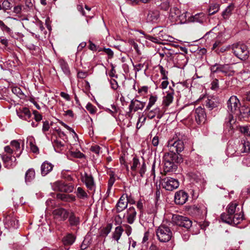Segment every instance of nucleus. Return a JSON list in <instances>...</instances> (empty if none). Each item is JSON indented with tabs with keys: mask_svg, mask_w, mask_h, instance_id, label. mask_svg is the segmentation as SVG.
<instances>
[{
	"mask_svg": "<svg viewBox=\"0 0 250 250\" xmlns=\"http://www.w3.org/2000/svg\"><path fill=\"white\" fill-rule=\"evenodd\" d=\"M227 104V110L229 115L227 119V121L226 122L227 125L231 127V125L234 124L236 121L233 114L235 115L236 113L238 112V109L240 108L241 104L239 99L236 96H232L228 101Z\"/></svg>",
	"mask_w": 250,
	"mask_h": 250,
	"instance_id": "obj_1",
	"label": "nucleus"
},
{
	"mask_svg": "<svg viewBox=\"0 0 250 250\" xmlns=\"http://www.w3.org/2000/svg\"><path fill=\"white\" fill-rule=\"evenodd\" d=\"M4 149V153L1 154L0 156L4 167L8 169L13 168L17 164L16 157L12 155L14 150L10 146H5Z\"/></svg>",
	"mask_w": 250,
	"mask_h": 250,
	"instance_id": "obj_2",
	"label": "nucleus"
},
{
	"mask_svg": "<svg viewBox=\"0 0 250 250\" xmlns=\"http://www.w3.org/2000/svg\"><path fill=\"white\" fill-rule=\"evenodd\" d=\"M169 152L179 154L185 148V144L182 139L177 137L168 140L166 145Z\"/></svg>",
	"mask_w": 250,
	"mask_h": 250,
	"instance_id": "obj_3",
	"label": "nucleus"
},
{
	"mask_svg": "<svg viewBox=\"0 0 250 250\" xmlns=\"http://www.w3.org/2000/svg\"><path fill=\"white\" fill-rule=\"evenodd\" d=\"M163 159L166 171H170L176 168L177 166L175 163L179 162V157L177 154L170 152H166Z\"/></svg>",
	"mask_w": 250,
	"mask_h": 250,
	"instance_id": "obj_4",
	"label": "nucleus"
},
{
	"mask_svg": "<svg viewBox=\"0 0 250 250\" xmlns=\"http://www.w3.org/2000/svg\"><path fill=\"white\" fill-rule=\"evenodd\" d=\"M231 48L234 54L238 58L243 61L248 59L249 52L245 44L240 43H234L232 45Z\"/></svg>",
	"mask_w": 250,
	"mask_h": 250,
	"instance_id": "obj_5",
	"label": "nucleus"
},
{
	"mask_svg": "<svg viewBox=\"0 0 250 250\" xmlns=\"http://www.w3.org/2000/svg\"><path fill=\"white\" fill-rule=\"evenodd\" d=\"M156 235L160 241L167 242L171 238L172 232L168 227L161 225L156 230Z\"/></svg>",
	"mask_w": 250,
	"mask_h": 250,
	"instance_id": "obj_6",
	"label": "nucleus"
},
{
	"mask_svg": "<svg viewBox=\"0 0 250 250\" xmlns=\"http://www.w3.org/2000/svg\"><path fill=\"white\" fill-rule=\"evenodd\" d=\"M161 184L163 188L169 191L176 189L179 186V183L177 179L169 177L162 179Z\"/></svg>",
	"mask_w": 250,
	"mask_h": 250,
	"instance_id": "obj_7",
	"label": "nucleus"
},
{
	"mask_svg": "<svg viewBox=\"0 0 250 250\" xmlns=\"http://www.w3.org/2000/svg\"><path fill=\"white\" fill-rule=\"evenodd\" d=\"M173 221L177 225L186 229H189L192 226V222L188 218L178 215H175L172 217Z\"/></svg>",
	"mask_w": 250,
	"mask_h": 250,
	"instance_id": "obj_8",
	"label": "nucleus"
},
{
	"mask_svg": "<svg viewBox=\"0 0 250 250\" xmlns=\"http://www.w3.org/2000/svg\"><path fill=\"white\" fill-rule=\"evenodd\" d=\"M69 211L63 208H58L55 209L52 212L54 218L59 221H65L69 215Z\"/></svg>",
	"mask_w": 250,
	"mask_h": 250,
	"instance_id": "obj_9",
	"label": "nucleus"
},
{
	"mask_svg": "<svg viewBox=\"0 0 250 250\" xmlns=\"http://www.w3.org/2000/svg\"><path fill=\"white\" fill-rule=\"evenodd\" d=\"M5 228L8 229H16L19 227V221L13 215L6 216L4 220Z\"/></svg>",
	"mask_w": 250,
	"mask_h": 250,
	"instance_id": "obj_10",
	"label": "nucleus"
},
{
	"mask_svg": "<svg viewBox=\"0 0 250 250\" xmlns=\"http://www.w3.org/2000/svg\"><path fill=\"white\" fill-rule=\"evenodd\" d=\"M55 190L64 192H72L73 191L74 187L71 185H68L60 181L55 182L53 186Z\"/></svg>",
	"mask_w": 250,
	"mask_h": 250,
	"instance_id": "obj_11",
	"label": "nucleus"
},
{
	"mask_svg": "<svg viewBox=\"0 0 250 250\" xmlns=\"http://www.w3.org/2000/svg\"><path fill=\"white\" fill-rule=\"evenodd\" d=\"M82 181L84 183L86 187L90 190H94L95 185L94 179L91 175L85 172L82 175Z\"/></svg>",
	"mask_w": 250,
	"mask_h": 250,
	"instance_id": "obj_12",
	"label": "nucleus"
},
{
	"mask_svg": "<svg viewBox=\"0 0 250 250\" xmlns=\"http://www.w3.org/2000/svg\"><path fill=\"white\" fill-rule=\"evenodd\" d=\"M194 116L198 124L204 123L206 121V115L205 110L201 106H199L195 110Z\"/></svg>",
	"mask_w": 250,
	"mask_h": 250,
	"instance_id": "obj_13",
	"label": "nucleus"
},
{
	"mask_svg": "<svg viewBox=\"0 0 250 250\" xmlns=\"http://www.w3.org/2000/svg\"><path fill=\"white\" fill-rule=\"evenodd\" d=\"M145 104V102H141L137 99H133L131 101L129 105V112H136L138 110H142Z\"/></svg>",
	"mask_w": 250,
	"mask_h": 250,
	"instance_id": "obj_14",
	"label": "nucleus"
},
{
	"mask_svg": "<svg viewBox=\"0 0 250 250\" xmlns=\"http://www.w3.org/2000/svg\"><path fill=\"white\" fill-rule=\"evenodd\" d=\"M188 194L184 191L180 190L176 192L174 200L176 204L183 205L188 200Z\"/></svg>",
	"mask_w": 250,
	"mask_h": 250,
	"instance_id": "obj_15",
	"label": "nucleus"
},
{
	"mask_svg": "<svg viewBox=\"0 0 250 250\" xmlns=\"http://www.w3.org/2000/svg\"><path fill=\"white\" fill-rule=\"evenodd\" d=\"M174 91H171L167 92L166 95L164 96L162 102V109L165 111L168 106L173 101Z\"/></svg>",
	"mask_w": 250,
	"mask_h": 250,
	"instance_id": "obj_16",
	"label": "nucleus"
},
{
	"mask_svg": "<svg viewBox=\"0 0 250 250\" xmlns=\"http://www.w3.org/2000/svg\"><path fill=\"white\" fill-rule=\"evenodd\" d=\"M159 17L160 13L158 10H150L149 11L147 15V22L150 23H157L159 21Z\"/></svg>",
	"mask_w": 250,
	"mask_h": 250,
	"instance_id": "obj_17",
	"label": "nucleus"
},
{
	"mask_svg": "<svg viewBox=\"0 0 250 250\" xmlns=\"http://www.w3.org/2000/svg\"><path fill=\"white\" fill-rule=\"evenodd\" d=\"M137 212L135 208L133 207H129L126 210V213L124 216H126L127 222L132 224L134 222L136 217Z\"/></svg>",
	"mask_w": 250,
	"mask_h": 250,
	"instance_id": "obj_18",
	"label": "nucleus"
},
{
	"mask_svg": "<svg viewBox=\"0 0 250 250\" xmlns=\"http://www.w3.org/2000/svg\"><path fill=\"white\" fill-rule=\"evenodd\" d=\"M127 207V202L126 201V197L124 195H122L116 205L115 210L117 212H121Z\"/></svg>",
	"mask_w": 250,
	"mask_h": 250,
	"instance_id": "obj_19",
	"label": "nucleus"
},
{
	"mask_svg": "<svg viewBox=\"0 0 250 250\" xmlns=\"http://www.w3.org/2000/svg\"><path fill=\"white\" fill-rule=\"evenodd\" d=\"M17 115L21 119L28 120L31 117V113L28 108L23 107L17 110Z\"/></svg>",
	"mask_w": 250,
	"mask_h": 250,
	"instance_id": "obj_20",
	"label": "nucleus"
},
{
	"mask_svg": "<svg viewBox=\"0 0 250 250\" xmlns=\"http://www.w3.org/2000/svg\"><path fill=\"white\" fill-rule=\"evenodd\" d=\"M164 112V111L163 112L159 107H157L153 109L150 110L148 112L147 117L150 119H152L156 116L157 119H160L163 117Z\"/></svg>",
	"mask_w": 250,
	"mask_h": 250,
	"instance_id": "obj_21",
	"label": "nucleus"
},
{
	"mask_svg": "<svg viewBox=\"0 0 250 250\" xmlns=\"http://www.w3.org/2000/svg\"><path fill=\"white\" fill-rule=\"evenodd\" d=\"M210 70L212 73L219 72L227 73L228 70V65L215 63L210 67Z\"/></svg>",
	"mask_w": 250,
	"mask_h": 250,
	"instance_id": "obj_22",
	"label": "nucleus"
},
{
	"mask_svg": "<svg viewBox=\"0 0 250 250\" xmlns=\"http://www.w3.org/2000/svg\"><path fill=\"white\" fill-rule=\"evenodd\" d=\"M54 166L47 161L44 162L41 165V174L42 176H45L53 169Z\"/></svg>",
	"mask_w": 250,
	"mask_h": 250,
	"instance_id": "obj_23",
	"label": "nucleus"
},
{
	"mask_svg": "<svg viewBox=\"0 0 250 250\" xmlns=\"http://www.w3.org/2000/svg\"><path fill=\"white\" fill-rule=\"evenodd\" d=\"M250 114V109L246 106H242L239 108L238 112L235 114V115L238 116L240 119L247 118Z\"/></svg>",
	"mask_w": 250,
	"mask_h": 250,
	"instance_id": "obj_24",
	"label": "nucleus"
},
{
	"mask_svg": "<svg viewBox=\"0 0 250 250\" xmlns=\"http://www.w3.org/2000/svg\"><path fill=\"white\" fill-rule=\"evenodd\" d=\"M57 199H60L64 202H71L75 201V197L73 195L66 194L63 193H58L56 195Z\"/></svg>",
	"mask_w": 250,
	"mask_h": 250,
	"instance_id": "obj_25",
	"label": "nucleus"
},
{
	"mask_svg": "<svg viewBox=\"0 0 250 250\" xmlns=\"http://www.w3.org/2000/svg\"><path fill=\"white\" fill-rule=\"evenodd\" d=\"M180 13L181 11L178 8L173 7L170 9L169 18L172 22H176Z\"/></svg>",
	"mask_w": 250,
	"mask_h": 250,
	"instance_id": "obj_26",
	"label": "nucleus"
},
{
	"mask_svg": "<svg viewBox=\"0 0 250 250\" xmlns=\"http://www.w3.org/2000/svg\"><path fill=\"white\" fill-rule=\"evenodd\" d=\"M123 231L124 229L122 227L118 226L116 227L114 231L112 233V239L118 243Z\"/></svg>",
	"mask_w": 250,
	"mask_h": 250,
	"instance_id": "obj_27",
	"label": "nucleus"
},
{
	"mask_svg": "<svg viewBox=\"0 0 250 250\" xmlns=\"http://www.w3.org/2000/svg\"><path fill=\"white\" fill-rule=\"evenodd\" d=\"M178 16L177 21L176 22L177 23L183 24L186 23L187 21H189L190 16V14L187 12H183L182 14L180 13Z\"/></svg>",
	"mask_w": 250,
	"mask_h": 250,
	"instance_id": "obj_28",
	"label": "nucleus"
},
{
	"mask_svg": "<svg viewBox=\"0 0 250 250\" xmlns=\"http://www.w3.org/2000/svg\"><path fill=\"white\" fill-rule=\"evenodd\" d=\"M205 104L207 107L210 110L213 109L215 107L217 106L218 101L215 98L212 97L210 99L208 98L205 102Z\"/></svg>",
	"mask_w": 250,
	"mask_h": 250,
	"instance_id": "obj_29",
	"label": "nucleus"
},
{
	"mask_svg": "<svg viewBox=\"0 0 250 250\" xmlns=\"http://www.w3.org/2000/svg\"><path fill=\"white\" fill-rule=\"evenodd\" d=\"M35 178V171L32 168L28 169L25 174V182L26 184L31 182Z\"/></svg>",
	"mask_w": 250,
	"mask_h": 250,
	"instance_id": "obj_30",
	"label": "nucleus"
},
{
	"mask_svg": "<svg viewBox=\"0 0 250 250\" xmlns=\"http://www.w3.org/2000/svg\"><path fill=\"white\" fill-rule=\"evenodd\" d=\"M68 221L70 226H77L80 224V218L75 215L73 212H71L69 215Z\"/></svg>",
	"mask_w": 250,
	"mask_h": 250,
	"instance_id": "obj_31",
	"label": "nucleus"
},
{
	"mask_svg": "<svg viewBox=\"0 0 250 250\" xmlns=\"http://www.w3.org/2000/svg\"><path fill=\"white\" fill-rule=\"evenodd\" d=\"M205 21V15L202 13H199L195 15L194 16L190 17L189 21L196 22L202 23Z\"/></svg>",
	"mask_w": 250,
	"mask_h": 250,
	"instance_id": "obj_32",
	"label": "nucleus"
},
{
	"mask_svg": "<svg viewBox=\"0 0 250 250\" xmlns=\"http://www.w3.org/2000/svg\"><path fill=\"white\" fill-rule=\"evenodd\" d=\"M243 219V215L240 212L239 213H235L232 217V224L237 225L239 224Z\"/></svg>",
	"mask_w": 250,
	"mask_h": 250,
	"instance_id": "obj_33",
	"label": "nucleus"
},
{
	"mask_svg": "<svg viewBox=\"0 0 250 250\" xmlns=\"http://www.w3.org/2000/svg\"><path fill=\"white\" fill-rule=\"evenodd\" d=\"M140 165V163L139 159L136 157H134L133 158L132 162L131 164V169L132 171L131 174L132 175L135 176L136 175L137 167Z\"/></svg>",
	"mask_w": 250,
	"mask_h": 250,
	"instance_id": "obj_34",
	"label": "nucleus"
},
{
	"mask_svg": "<svg viewBox=\"0 0 250 250\" xmlns=\"http://www.w3.org/2000/svg\"><path fill=\"white\" fill-rule=\"evenodd\" d=\"M10 146L16 153L20 151L19 153L17 154V157H19L21 153V150H20V143L16 140H13L11 142Z\"/></svg>",
	"mask_w": 250,
	"mask_h": 250,
	"instance_id": "obj_35",
	"label": "nucleus"
},
{
	"mask_svg": "<svg viewBox=\"0 0 250 250\" xmlns=\"http://www.w3.org/2000/svg\"><path fill=\"white\" fill-rule=\"evenodd\" d=\"M53 146L56 151L59 152L64 146V143L57 139L53 141Z\"/></svg>",
	"mask_w": 250,
	"mask_h": 250,
	"instance_id": "obj_36",
	"label": "nucleus"
},
{
	"mask_svg": "<svg viewBox=\"0 0 250 250\" xmlns=\"http://www.w3.org/2000/svg\"><path fill=\"white\" fill-rule=\"evenodd\" d=\"M61 67L63 73L67 76H69L70 71L67 63L64 61H61L60 62Z\"/></svg>",
	"mask_w": 250,
	"mask_h": 250,
	"instance_id": "obj_37",
	"label": "nucleus"
},
{
	"mask_svg": "<svg viewBox=\"0 0 250 250\" xmlns=\"http://www.w3.org/2000/svg\"><path fill=\"white\" fill-rule=\"evenodd\" d=\"M34 140L32 136H29L27 138V142L29 143L31 150L34 153H36L39 149L38 147L34 144Z\"/></svg>",
	"mask_w": 250,
	"mask_h": 250,
	"instance_id": "obj_38",
	"label": "nucleus"
},
{
	"mask_svg": "<svg viewBox=\"0 0 250 250\" xmlns=\"http://www.w3.org/2000/svg\"><path fill=\"white\" fill-rule=\"evenodd\" d=\"M232 215L229 213H222L221 215L222 220L228 224H232Z\"/></svg>",
	"mask_w": 250,
	"mask_h": 250,
	"instance_id": "obj_39",
	"label": "nucleus"
},
{
	"mask_svg": "<svg viewBox=\"0 0 250 250\" xmlns=\"http://www.w3.org/2000/svg\"><path fill=\"white\" fill-rule=\"evenodd\" d=\"M234 8V6L233 4L231 3L229 4L222 13L223 18L224 19H227Z\"/></svg>",
	"mask_w": 250,
	"mask_h": 250,
	"instance_id": "obj_40",
	"label": "nucleus"
},
{
	"mask_svg": "<svg viewBox=\"0 0 250 250\" xmlns=\"http://www.w3.org/2000/svg\"><path fill=\"white\" fill-rule=\"evenodd\" d=\"M74 236L71 234L67 235L63 239V242L64 245H71L74 243Z\"/></svg>",
	"mask_w": 250,
	"mask_h": 250,
	"instance_id": "obj_41",
	"label": "nucleus"
},
{
	"mask_svg": "<svg viewBox=\"0 0 250 250\" xmlns=\"http://www.w3.org/2000/svg\"><path fill=\"white\" fill-rule=\"evenodd\" d=\"M76 193L78 197L79 198L85 199L87 197V193L81 187H78L77 188Z\"/></svg>",
	"mask_w": 250,
	"mask_h": 250,
	"instance_id": "obj_42",
	"label": "nucleus"
},
{
	"mask_svg": "<svg viewBox=\"0 0 250 250\" xmlns=\"http://www.w3.org/2000/svg\"><path fill=\"white\" fill-rule=\"evenodd\" d=\"M157 100V96L151 95L149 99V102L146 106V110H149L150 108L155 104Z\"/></svg>",
	"mask_w": 250,
	"mask_h": 250,
	"instance_id": "obj_43",
	"label": "nucleus"
},
{
	"mask_svg": "<svg viewBox=\"0 0 250 250\" xmlns=\"http://www.w3.org/2000/svg\"><path fill=\"white\" fill-rule=\"evenodd\" d=\"M219 9V5L218 4L215 3L211 5L209 9H208V13L209 15H212L216 13Z\"/></svg>",
	"mask_w": 250,
	"mask_h": 250,
	"instance_id": "obj_44",
	"label": "nucleus"
},
{
	"mask_svg": "<svg viewBox=\"0 0 250 250\" xmlns=\"http://www.w3.org/2000/svg\"><path fill=\"white\" fill-rule=\"evenodd\" d=\"M237 206V205L236 204H229L228 206L227 212L233 215L236 211Z\"/></svg>",
	"mask_w": 250,
	"mask_h": 250,
	"instance_id": "obj_45",
	"label": "nucleus"
},
{
	"mask_svg": "<svg viewBox=\"0 0 250 250\" xmlns=\"http://www.w3.org/2000/svg\"><path fill=\"white\" fill-rule=\"evenodd\" d=\"M112 225L111 224H108L107 226L101 230V235L104 236H107L111 231Z\"/></svg>",
	"mask_w": 250,
	"mask_h": 250,
	"instance_id": "obj_46",
	"label": "nucleus"
},
{
	"mask_svg": "<svg viewBox=\"0 0 250 250\" xmlns=\"http://www.w3.org/2000/svg\"><path fill=\"white\" fill-rule=\"evenodd\" d=\"M86 109L92 114H95L97 111V108L90 103L87 104Z\"/></svg>",
	"mask_w": 250,
	"mask_h": 250,
	"instance_id": "obj_47",
	"label": "nucleus"
},
{
	"mask_svg": "<svg viewBox=\"0 0 250 250\" xmlns=\"http://www.w3.org/2000/svg\"><path fill=\"white\" fill-rule=\"evenodd\" d=\"M241 132L245 135L250 137V126H244L240 128Z\"/></svg>",
	"mask_w": 250,
	"mask_h": 250,
	"instance_id": "obj_48",
	"label": "nucleus"
},
{
	"mask_svg": "<svg viewBox=\"0 0 250 250\" xmlns=\"http://www.w3.org/2000/svg\"><path fill=\"white\" fill-rule=\"evenodd\" d=\"M115 182V178L114 175L112 174H110V178L108 180V189L107 191H109L111 189V187Z\"/></svg>",
	"mask_w": 250,
	"mask_h": 250,
	"instance_id": "obj_49",
	"label": "nucleus"
},
{
	"mask_svg": "<svg viewBox=\"0 0 250 250\" xmlns=\"http://www.w3.org/2000/svg\"><path fill=\"white\" fill-rule=\"evenodd\" d=\"M160 8L164 10H167L169 7V2L168 0H163L160 4Z\"/></svg>",
	"mask_w": 250,
	"mask_h": 250,
	"instance_id": "obj_50",
	"label": "nucleus"
},
{
	"mask_svg": "<svg viewBox=\"0 0 250 250\" xmlns=\"http://www.w3.org/2000/svg\"><path fill=\"white\" fill-rule=\"evenodd\" d=\"M243 148L242 152H248L250 151V143L249 142H245L243 144Z\"/></svg>",
	"mask_w": 250,
	"mask_h": 250,
	"instance_id": "obj_51",
	"label": "nucleus"
},
{
	"mask_svg": "<svg viewBox=\"0 0 250 250\" xmlns=\"http://www.w3.org/2000/svg\"><path fill=\"white\" fill-rule=\"evenodd\" d=\"M10 5L11 3L8 0H4L1 4L2 10L6 11L10 9L11 8Z\"/></svg>",
	"mask_w": 250,
	"mask_h": 250,
	"instance_id": "obj_52",
	"label": "nucleus"
},
{
	"mask_svg": "<svg viewBox=\"0 0 250 250\" xmlns=\"http://www.w3.org/2000/svg\"><path fill=\"white\" fill-rule=\"evenodd\" d=\"M159 69H160V73H161V75L163 76L162 79L163 80H167V79H168L167 76V71L164 69V68L161 65L159 66Z\"/></svg>",
	"mask_w": 250,
	"mask_h": 250,
	"instance_id": "obj_53",
	"label": "nucleus"
},
{
	"mask_svg": "<svg viewBox=\"0 0 250 250\" xmlns=\"http://www.w3.org/2000/svg\"><path fill=\"white\" fill-rule=\"evenodd\" d=\"M219 87L218 80L216 79H214L211 83V89L216 90Z\"/></svg>",
	"mask_w": 250,
	"mask_h": 250,
	"instance_id": "obj_54",
	"label": "nucleus"
},
{
	"mask_svg": "<svg viewBox=\"0 0 250 250\" xmlns=\"http://www.w3.org/2000/svg\"><path fill=\"white\" fill-rule=\"evenodd\" d=\"M77 9H78V10L79 11H80L82 13V14L83 16H86V17H89V18H92V16H91V15L88 14L87 13L84 12V11L83 10V7L82 5H78L77 6Z\"/></svg>",
	"mask_w": 250,
	"mask_h": 250,
	"instance_id": "obj_55",
	"label": "nucleus"
},
{
	"mask_svg": "<svg viewBox=\"0 0 250 250\" xmlns=\"http://www.w3.org/2000/svg\"><path fill=\"white\" fill-rule=\"evenodd\" d=\"M88 76V72L86 71H80L78 72L77 76L80 79H84Z\"/></svg>",
	"mask_w": 250,
	"mask_h": 250,
	"instance_id": "obj_56",
	"label": "nucleus"
},
{
	"mask_svg": "<svg viewBox=\"0 0 250 250\" xmlns=\"http://www.w3.org/2000/svg\"><path fill=\"white\" fill-rule=\"evenodd\" d=\"M104 51L108 55L109 59H111L113 57L114 53L112 50L109 48H104Z\"/></svg>",
	"mask_w": 250,
	"mask_h": 250,
	"instance_id": "obj_57",
	"label": "nucleus"
},
{
	"mask_svg": "<svg viewBox=\"0 0 250 250\" xmlns=\"http://www.w3.org/2000/svg\"><path fill=\"white\" fill-rule=\"evenodd\" d=\"M59 123L62 125L63 126H64L65 128H66L67 130H68L69 131L72 132L74 135L76 136H77V134L76 133V132L74 131V130L71 128L70 127V126H69L68 125H67L66 124H65V123H64L63 122H62V121H61L59 122Z\"/></svg>",
	"mask_w": 250,
	"mask_h": 250,
	"instance_id": "obj_58",
	"label": "nucleus"
},
{
	"mask_svg": "<svg viewBox=\"0 0 250 250\" xmlns=\"http://www.w3.org/2000/svg\"><path fill=\"white\" fill-rule=\"evenodd\" d=\"M242 163L244 166L250 167V155H248L245 157L242 161Z\"/></svg>",
	"mask_w": 250,
	"mask_h": 250,
	"instance_id": "obj_59",
	"label": "nucleus"
},
{
	"mask_svg": "<svg viewBox=\"0 0 250 250\" xmlns=\"http://www.w3.org/2000/svg\"><path fill=\"white\" fill-rule=\"evenodd\" d=\"M90 150L96 154H98L100 153L101 147L97 145H95L91 147Z\"/></svg>",
	"mask_w": 250,
	"mask_h": 250,
	"instance_id": "obj_60",
	"label": "nucleus"
},
{
	"mask_svg": "<svg viewBox=\"0 0 250 250\" xmlns=\"http://www.w3.org/2000/svg\"><path fill=\"white\" fill-rule=\"evenodd\" d=\"M34 119L36 122H39L42 119V116L37 111H34Z\"/></svg>",
	"mask_w": 250,
	"mask_h": 250,
	"instance_id": "obj_61",
	"label": "nucleus"
},
{
	"mask_svg": "<svg viewBox=\"0 0 250 250\" xmlns=\"http://www.w3.org/2000/svg\"><path fill=\"white\" fill-rule=\"evenodd\" d=\"M146 171V165L145 162L143 163L141 166V167L139 170V173L141 177H143L145 172Z\"/></svg>",
	"mask_w": 250,
	"mask_h": 250,
	"instance_id": "obj_62",
	"label": "nucleus"
},
{
	"mask_svg": "<svg viewBox=\"0 0 250 250\" xmlns=\"http://www.w3.org/2000/svg\"><path fill=\"white\" fill-rule=\"evenodd\" d=\"M110 83V84H111V87L113 89L116 90L118 88V84L117 82L115 80H114V79L111 80Z\"/></svg>",
	"mask_w": 250,
	"mask_h": 250,
	"instance_id": "obj_63",
	"label": "nucleus"
},
{
	"mask_svg": "<svg viewBox=\"0 0 250 250\" xmlns=\"http://www.w3.org/2000/svg\"><path fill=\"white\" fill-rule=\"evenodd\" d=\"M50 128V125L48 121H44L43 122L42 125V131L43 132L47 131L49 130Z\"/></svg>",
	"mask_w": 250,
	"mask_h": 250,
	"instance_id": "obj_64",
	"label": "nucleus"
}]
</instances>
